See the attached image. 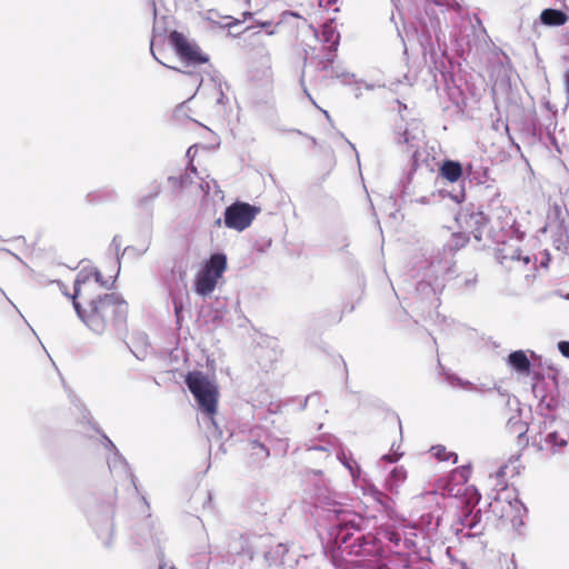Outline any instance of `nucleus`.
Listing matches in <instances>:
<instances>
[{
	"label": "nucleus",
	"mask_w": 569,
	"mask_h": 569,
	"mask_svg": "<svg viewBox=\"0 0 569 569\" xmlns=\"http://www.w3.org/2000/svg\"><path fill=\"white\" fill-rule=\"evenodd\" d=\"M480 520V510L473 512L472 509H469L468 507L466 508L460 518L461 525L466 528H469L470 530H476L479 526Z\"/></svg>",
	"instance_id": "5701e85b"
},
{
	"label": "nucleus",
	"mask_w": 569,
	"mask_h": 569,
	"mask_svg": "<svg viewBox=\"0 0 569 569\" xmlns=\"http://www.w3.org/2000/svg\"><path fill=\"white\" fill-rule=\"evenodd\" d=\"M399 458H400V455H395V456H392V455L387 453V455H383V456H382V459H383V460H386V461H388V462H395V461H397Z\"/></svg>",
	"instance_id": "ea45409f"
},
{
	"label": "nucleus",
	"mask_w": 569,
	"mask_h": 569,
	"mask_svg": "<svg viewBox=\"0 0 569 569\" xmlns=\"http://www.w3.org/2000/svg\"><path fill=\"white\" fill-rule=\"evenodd\" d=\"M546 445L552 448H562L567 446L568 440L563 436H561L558 431H551L547 433L545 438Z\"/></svg>",
	"instance_id": "b1692460"
},
{
	"label": "nucleus",
	"mask_w": 569,
	"mask_h": 569,
	"mask_svg": "<svg viewBox=\"0 0 569 569\" xmlns=\"http://www.w3.org/2000/svg\"><path fill=\"white\" fill-rule=\"evenodd\" d=\"M551 232L552 242L557 250L562 251L567 249L569 242V230L565 220L549 221L545 228Z\"/></svg>",
	"instance_id": "4468645a"
},
{
	"label": "nucleus",
	"mask_w": 569,
	"mask_h": 569,
	"mask_svg": "<svg viewBox=\"0 0 569 569\" xmlns=\"http://www.w3.org/2000/svg\"><path fill=\"white\" fill-rule=\"evenodd\" d=\"M147 248L146 249H142L139 254H143L146 252Z\"/></svg>",
	"instance_id": "5fc2aeb1"
},
{
	"label": "nucleus",
	"mask_w": 569,
	"mask_h": 569,
	"mask_svg": "<svg viewBox=\"0 0 569 569\" xmlns=\"http://www.w3.org/2000/svg\"><path fill=\"white\" fill-rule=\"evenodd\" d=\"M128 348L130 349V351L132 352V355L138 359V360H143L147 356V350L143 348V349H140V350H134L132 348H130L128 346Z\"/></svg>",
	"instance_id": "e433bc0d"
},
{
	"label": "nucleus",
	"mask_w": 569,
	"mask_h": 569,
	"mask_svg": "<svg viewBox=\"0 0 569 569\" xmlns=\"http://www.w3.org/2000/svg\"><path fill=\"white\" fill-rule=\"evenodd\" d=\"M359 475H360V467L357 463H355V478L353 479L356 480L359 477Z\"/></svg>",
	"instance_id": "de8ad7c7"
},
{
	"label": "nucleus",
	"mask_w": 569,
	"mask_h": 569,
	"mask_svg": "<svg viewBox=\"0 0 569 569\" xmlns=\"http://www.w3.org/2000/svg\"><path fill=\"white\" fill-rule=\"evenodd\" d=\"M506 259H510L511 261L522 262L525 266L530 262L529 256H522L519 249H510L509 252H505L502 254V261Z\"/></svg>",
	"instance_id": "393cba45"
},
{
	"label": "nucleus",
	"mask_w": 569,
	"mask_h": 569,
	"mask_svg": "<svg viewBox=\"0 0 569 569\" xmlns=\"http://www.w3.org/2000/svg\"><path fill=\"white\" fill-rule=\"evenodd\" d=\"M210 21L217 23L221 28H228L229 30L236 26H239L242 21L231 16L221 17L219 21H216L213 17L209 18Z\"/></svg>",
	"instance_id": "a878e982"
},
{
	"label": "nucleus",
	"mask_w": 569,
	"mask_h": 569,
	"mask_svg": "<svg viewBox=\"0 0 569 569\" xmlns=\"http://www.w3.org/2000/svg\"><path fill=\"white\" fill-rule=\"evenodd\" d=\"M288 550L287 545L278 543L264 553V558L270 566H279L283 563Z\"/></svg>",
	"instance_id": "4be33fe9"
},
{
	"label": "nucleus",
	"mask_w": 569,
	"mask_h": 569,
	"mask_svg": "<svg viewBox=\"0 0 569 569\" xmlns=\"http://www.w3.org/2000/svg\"><path fill=\"white\" fill-rule=\"evenodd\" d=\"M111 246L114 247L117 259L119 260L120 259L119 251H120V247H121V239L119 236L113 237Z\"/></svg>",
	"instance_id": "c9c22d12"
},
{
	"label": "nucleus",
	"mask_w": 569,
	"mask_h": 569,
	"mask_svg": "<svg viewBox=\"0 0 569 569\" xmlns=\"http://www.w3.org/2000/svg\"><path fill=\"white\" fill-rule=\"evenodd\" d=\"M443 186L439 192L442 198H449L455 203H461L465 200V180H442Z\"/></svg>",
	"instance_id": "2eb2a0df"
},
{
	"label": "nucleus",
	"mask_w": 569,
	"mask_h": 569,
	"mask_svg": "<svg viewBox=\"0 0 569 569\" xmlns=\"http://www.w3.org/2000/svg\"><path fill=\"white\" fill-rule=\"evenodd\" d=\"M227 269V257L223 253H214L197 273L194 290L202 297L209 296L216 288L218 279Z\"/></svg>",
	"instance_id": "39448f33"
},
{
	"label": "nucleus",
	"mask_w": 569,
	"mask_h": 569,
	"mask_svg": "<svg viewBox=\"0 0 569 569\" xmlns=\"http://www.w3.org/2000/svg\"><path fill=\"white\" fill-rule=\"evenodd\" d=\"M368 493L370 495V497L376 500L377 502L381 503V505H385L389 498L382 492L380 491L378 488H376L375 486H370L368 488Z\"/></svg>",
	"instance_id": "c85d7f7f"
},
{
	"label": "nucleus",
	"mask_w": 569,
	"mask_h": 569,
	"mask_svg": "<svg viewBox=\"0 0 569 569\" xmlns=\"http://www.w3.org/2000/svg\"><path fill=\"white\" fill-rule=\"evenodd\" d=\"M94 283H99L101 287L108 288V281L103 280L101 272L93 269Z\"/></svg>",
	"instance_id": "72a5a7b5"
},
{
	"label": "nucleus",
	"mask_w": 569,
	"mask_h": 569,
	"mask_svg": "<svg viewBox=\"0 0 569 569\" xmlns=\"http://www.w3.org/2000/svg\"><path fill=\"white\" fill-rule=\"evenodd\" d=\"M313 399H318V395L317 393H313V395H309L306 400H305V405L303 407H306L307 402L313 400Z\"/></svg>",
	"instance_id": "49530a36"
},
{
	"label": "nucleus",
	"mask_w": 569,
	"mask_h": 569,
	"mask_svg": "<svg viewBox=\"0 0 569 569\" xmlns=\"http://www.w3.org/2000/svg\"><path fill=\"white\" fill-rule=\"evenodd\" d=\"M260 211V207L237 200L224 209V226L229 229L241 232L251 226Z\"/></svg>",
	"instance_id": "423d86ee"
},
{
	"label": "nucleus",
	"mask_w": 569,
	"mask_h": 569,
	"mask_svg": "<svg viewBox=\"0 0 569 569\" xmlns=\"http://www.w3.org/2000/svg\"><path fill=\"white\" fill-rule=\"evenodd\" d=\"M173 308H174V315L177 318V322H180V317L182 312V302L178 300L177 298H173Z\"/></svg>",
	"instance_id": "473e14b6"
},
{
	"label": "nucleus",
	"mask_w": 569,
	"mask_h": 569,
	"mask_svg": "<svg viewBox=\"0 0 569 569\" xmlns=\"http://www.w3.org/2000/svg\"><path fill=\"white\" fill-rule=\"evenodd\" d=\"M336 2H337V0H327L328 4H332V3H336Z\"/></svg>",
	"instance_id": "864d4df0"
},
{
	"label": "nucleus",
	"mask_w": 569,
	"mask_h": 569,
	"mask_svg": "<svg viewBox=\"0 0 569 569\" xmlns=\"http://www.w3.org/2000/svg\"><path fill=\"white\" fill-rule=\"evenodd\" d=\"M217 224H220L221 223V219L219 218L217 221H216Z\"/></svg>",
	"instance_id": "6e6d98bb"
},
{
	"label": "nucleus",
	"mask_w": 569,
	"mask_h": 569,
	"mask_svg": "<svg viewBox=\"0 0 569 569\" xmlns=\"http://www.w3.org/2000/svg\"><path fill=\"white\" fill-rule=\"evenodd\" d=\"M558 350L563 357L569 358V341L558 342Z\"/></svg>",
	"instance_id": "f704fd0d"
},
{
	"label": "nucleus",
	"mask_w": 569,
	"mask_h": 569,
	"mask_svg": "<svg viewBox=\"0 0 569 569\" xmlns=\"http://www.w3.org/2000/svg\"><path fill=\"white\" fill-rule=\"evenodd\" d=\"M510 507H511V508H515L517 511H519L520 509L526 510V509H525V507H523V505H522L520 501H518V500H517V501H515V503H510Z\"/></svg>",
	"instance_id": "79ce46f5"
},
{
	"label": "nucleus",
	"mask_w": 569,
	"mask_h": 569,
	"mask_svg": "<svg viewBox=\"0 0 569 569\" xmlns=\"http://www.w3.org/2000/svg\"><path fill=\"white\" fill-rule=\"evenodd\" d=\"M451 261L449 259H440L431 257L422 262L420 270L421 278L416 286V292L422 300L436 299L443 289V276L450 271Z\"/></svg>",
	"instance_id": "7ed1b4c3"
},
{
	"label": "nucleus",
	"mask_w": 569,
	"mask_h": 569,
	"mask_svg": "<svg viewBox=\"0 0 569 569\" xmlns=\"http://www.w3.org/2000/svg\"><path fill=\"white\" fill-rule=\"evenodd\" d=\"M170 44L181 60L188 64H201L208 61V57L199 51V48L188 41L179 31L174 30L169 36Z\"/></svg>",
	"instance_id": "1a4fd4ad"
},
{
	"label": "nucleus",
	"mask_w": 569,
	"mask_h": 569,
	"mask_svg": "<svg viewBox=\"0 0 569 569\" xmlns=\"http://www.w3.org/2000/svg\"><path fill=\"white\" fill-rule=\"evenodd\" d=\"M507 365L519 375L530 373L531 363L523 350L512 351L507 358Z\"/></svg>",
	"instance_id": "a211bd4d"
},
{
	"label": "nucleus",
	"mask_w": 569,
	"mask_h": 569,
	"mask_svg": "<svg viewBox=\"0 0 569 569\" xmlns=\"http://www.w3.org/2000/svg\"><path fill=\"white\" fill-rule=\"evenodd\" d=\"M171 569H177V568L172 567Z\"/></svg>",
	"instance_id": "bf43d9fd"
},
{
	"label": "nucleus",
	"mask_w": 569,
	"mask_h": 569,
	"mask_svg": "<svg viewBox=\"0 0 569 569\" xmlns=\"http://www.w3.org/2000/svg\"><path fill=\"white\" fill-rule=\"evenodd\" d=\"M186 385L193 395L201 412L206 413L210 422L216 427V421L212 416L217 411V386L200 371L189 372L186 377Z\"/></svg>",
	"instance_id": "20e7f679"
},
{
	"label": "nucleus",
	"mask_w": 569,
	"mask_h": 569,
	"mask_svg": "<svg viewBox=\"0 0 569 569\" xmlns=\"http://www.w3.org/2000/svg\"><path fill=\"white\" fill-rule=\"evenodd\" d=\"M349 537H350V533H349V532H347V533L342 537L343 541H346V540H347V538H349Z\"/></svg>",
	"instance_id": "3c124183"
},
{
	"label": "nucleus",
	"mask_w": 569,
	"mask_h": 569,
	"mask_svg": "<svg viewBox=\"0 0 569 569\" xmlns=\"http://www.w3.org/2000/svg\"><path fill=\"white\" fill-rule=\"evenodd\" d=\"M137 250L134 247H127L123 252H122V256L124 254H131V253H134Z\"/></svg>",
	"instance_id": "a18cd8bd"
},
{
	"label": "nucleus",
	"mask_w": 569,
	"mask_h": 569,
	"mask_svg": "<svg viewBox=\"0 0 569 569\" xmlns=\"http://www.w3.org/2000/svg\"><path fill=\"white\" fill-rule=\"evenodd\" d=\"M76 406L80 410L82 420H86L90 426H92L94 431L100 432L98 426L92 421L90 411L80 401H78V403Z\"/></svg>",
	"instance_id": "bb28decb"
},
{
	"label": "nucleus",
	"mask_w": 569,
	"mask_h": 569,
	"mask_svg": "<svg viewBox=\"0 0 569 569\" xmlns=\"http://www.w3.org/2000/svg\"><path fill=\"white\" fill-rule=\"evenodd\" d=\"M456 221L463 232L472 234L478 241L482 239L488 219L481 211H462L456 216Z\"/></svg>",
	"instance_id": "9b49d317"
},
{
	"label": "nucleus",
	"mask_w": 569,
	"mask_h": 569,
	"mask_svg": "<svg viewBox=\"0 0 569 569\" xmlns=\"http://www.w3.org/2000/svg\"><path fill=\"white\" fill-rule=\"evenodd\" d=\"M407 479V471L403 467H396L391 470L385 481V489L390 493L397 495L400 486Z\"/></svg>",
	"instance_id": "6ab92c4d"
},
{
	"label": "nucleus",
	"mask_w": 569,
	"mask_h": 569,
	"mask_svg": "<svg viewBox=\"0 0 569 569\" xmlns=\"http://www.w3.org/2000/svg\"><path fill=\"white\" fill-rule=\"evenodd\" d=\"M565 299L569 300V293L563 296Z\"/></svg>",
	"instance_id": "4d7b16f0"
},
{
	"label": "nucleus",
	"mask_w": 569,
	"mask_h": 569,
	"mask_svg": "<svg viewBox=\"0 0 569 569\" xmlns=\"http://www.w3.org/2000/svg\"><path fill=\"white\" fill-rule=\"evenodd\" d=\"M150 51H151V54L152 57L159 62L161 63L162 66L167 67V68H170V69H173V70H177V68L174 67H170V66H167L166 63H163L160 59H158V57L156 56L154 51H153V42H151V47H150Z\"/></svg>",
	"instance_id": "a19ab883"
},
{
	"label": "nucleus",
	"mask_w": 569,
	"mask_h": 569,
	"mask_svg": "<svg viewBox=\"0 0 569 569\" xmlns=\"http://www.w3.org/2000/svg\"><path fill=\"white\" fill-rule=\"evenodd\" d=\"M320 41L323 44H327L328 53V62H333L336 51L338 50V46L340 42V33L338 32L333 21L326 22L322 26V30L320 36H318Z\"/></svg>",
	"instance_id": "ddd939ff"
},
{
	"label": "nucleus",
	"mask_w": 569,
	"mask_h": 569,
	"mask_svg": "<svg viewBox=\"0 0 569 569\" xmlns=\"http://www.w3.org/2000/svg\"><path fill=\"white\" fill-rule=\"evenodd\" d=\"M448 381L451 386H461V387H465L467 385H470V382H462L460 378L458 377H452V376H449L448 377Z\"/></svg>",
	"instance_id": "4c0bfd02"
},
{
	"label": "nucleus",
	"mask_w": 569,
	"mask_h": 569,
	"mask_svg": "<svg viewBox=\"0 0 569 569\" xmlns=\"http://www.w3.org/2000/svg\"><path fill=\"white\" fill-rule=\"evenodd\" d=\"M368 493L370 495V497L376 500L377 502L381 503V505H385L389 498L382 492L380 491L378 488H376L375 486H370L368 488Z\"/></svg>",
	"instance_id": "cd10ccee"
},
{
	"label": "nucleus",
	"mask_w": 569,
	"mask_h": 569,
	"mask_svg": "<svg viewBox=\"0 0 569 569\" xmlns=\"http://www.w3.org/2000/svg\"><path fill=\"white\" fill-rule=\"evenodd\" d=\"M113 516L114 508L111 505L106 507H99L89 515L90 523L94 529L98 539L107 549H110L113 545Z\"/></svg>",
	"instance_id": "0eeeda50"
},
{
	"label": "nucleus",
	"mask_w": 569,
	"mask_h": 569,
	"mask_svg": "<svg viewBox=\"0 0 569 569\" xmlns=\"http://www.w3.org/2000/svg\"><path fill=\"white\" fill-rule=\"evenodd\" d=\"M331 63L328 62V56H326V60L320 62V70L327 71L329 78L338 79L345 84H350L353 81V73L345 71L340 67H331Z\"/></svg>",
	"instance_id": "412c9836"
},
{
	"label": "nucleus",
	"mask_w": 569,
	"mask_h": 569,
	"mask_svg": "<svg viewBox=\"0 0 569 569\" xmlns=\"http://www.w3.org/2000/svg\"><path fill=\"white\" fill-rule=\"evenodd\" d=\"M196 153H197V147L196 146H191V147L188 148L186 156L189 159L188 170H190V173L199 176L197 167L192 162Z\"/></svg>",
	"instance_id": "c756f323"
},
{
	"label": "nucleus",
	"mask_w": 569,
	"mask_h": 569,
	"mask_svg": "<svg viewBox=\"0 0 569 569\" xmlns=\"http://www.w3.org/2000/svg\"><path fill=\"white\" fill-rule=\"evenodd\" d=\"M234 7L242 10L243 21L247 18H251L256 14L264 12L267 19L256 20V22L267 28L273 23V13L277 11L279 0H230Z\"/></svg>",
	"instance_id": "6e6552de"
},
{
	"label": "nucleus",
	"mask_w": 569,
	"mask_h": 569,
	"mask_svg": "<svg viewBox=\"0 0 569 569\" xmlns=\"http://www.w3.org/2000/svg\"><path fill=\"white\" fill-rule=\"evenodd\" d=\"M569 16L561 9L547 8L540 12L539 22L542 26L556 28L566 24Z\"/></svg>",
	"instance_id": "dca6fc26"
},
{
	"label": "nucleus",
	"mask_w": 569,
	"mask_h": 569,
	"mask_svg": "<svg viewBox=\"0 0 569 569\" xmlns=\"http://www.w3.org/2000/svg\"><path fill=\"white\" fill-rule=\"evenodd\" d=\"M336 441H337V438H330V440H329L328 445H329V446H332V445H333V442H336Z\"/></svg>",
	"instance_id": "09e8293b"
},
{
	"label": "nucleus",
	"mask_w": 569,
	"mask_h": 569,
	"mask_svg": "<svg viewBox=\"0 0 569 569\" xmlns=\"http://www.w3.org/2000/svg\"><path fill=\"white\" fill-rule=\"evenodd\" d=\"M338 459L343 463V466L350 471L351 477L355 478V463L345 459V453H338Z\"/></svg>",
	"instance_id": "2f4dec72"
},
{
	"label": "nucleus",
	"mask_w": 569,
	"mask_h": 569,
	"mask_svg": "<svg viewBox=\"0 0 569 569\" xmlns=\"http://www.w3.org/2000/svg\"><path fill=\"white\" fill-rule=\"evenodd\" d=\"M247 451L250 461L254 465L264 462L270 456L269 449L258 440H250L247 445Z\"/></svg>",
	"instance_id": "aec40b11"
},
{
	"label": "nucleus",
	"mask_w": 569,
	"mask_h": 569,
	"mask_svg": "<svg viewBox=\"0 0 569 569\" xmlns=\"http://www.w3.org/2000/svg\"><path fill=\"white\" fill-rule=\"evenodd\" d=\"M308 450L328 451L326 446H312Z\"/></svg>",
	"instance_id": "c03bdc74"
},
{
	"label": "nucleus",
	"mask_w": 569,
	"mask_h": 569,
	"mask_svg": "<svg viewBox=\"0 0 569 569\" xmlns=\"http://www.w3.org/2000/svg\"><path fill=\"white\" fill-rule=\"evenodd\" d=\"M102 437L106 441V446L113 451L112 455L108 458V467L111 475L116 478L129 480L134 490L138 492L136 477L129 467V463L118 451L113 442L106 435H102Z\"/></svg>",
	"instance_id": "9d476101"
},
{
	"label": "nucleus",
	"mask_w": 569,
	"mask_h": 569,
	"mask_svg": "<svg viewBox=\"0 0 569 569\" xmlns=\"http://www.w3.org/2000/svg\"><path fill=\"white\" fill-rule=\"evenodd\" d=\"M568 44H569V33H568Z\"/></svg>",
	"instance_id": "13d9d810"
},
{
	"label": "nucleus",
	"mask_w": 569,
	"mask_h": 569,
	"mask_svg": "<svg viewBox=\"0 0 569 569\" xmlns=\"http://www.w3.org/2000/svg\"><path fill=\"white\" fill-rule=\"evenodd\" d=\"M476 496H477V498L475 499L473 505L478 503V502H479V499H480V495H479L478 492H476Z\"/></svg>",
	"instance_id": "8fccbe9b"
},
{
	"label": "nucleus",
	"mask_w": 569,
	"mask_h": 569,
	"mask_svg": "<svg viewBox=\"0 0 569 569\" xmlns=\"http://www.w3.org/2000/svg\"><path fill=\"white\" fill-rule=\"evenodd\" d=\"M549 260H550L549 253H548V252H546V253H545V258H543V259H541V261H540V264H541L542 267L547 268V267H548V262H549Z\"/></svg>",
	"instance_id": "37998d69"
},
{
	"label": "nucleus",
	"mask_w": 569,
	"mask_h": 569,
	"mask_svg": "<svg viewBox=\"0 0 569 569\" xmlns=\"http://www.w3.org/2000/svg\"><path fill=\"white\" fill-rule=\"evenodd\" d=\"M425 139V130L420 120L412 119L407 122L406 128L398 133L397 143L405 144L407 151L420 150V144Z\"/></svg>",
	"instance_id": "f8f14e48"
},
{
	"label": "nucleus",
	"mask_w": 569,
	"mask_h": 569,
	"mask_svg": "<svg viewBox=\"0 0 569 569\" xmlns=\"http://www.w3.org/2000/svg\"><path fill=\"white\" fill-rule=\"evenodd\" d=\"M140 339H141L142 341H146V340H147V336H146V335H140Z\"/></svg>",
	"instance_id": "603ef678"
},
{
	"label": "nucleus",
	"mask_w": 569,
	"mask_h": 569,
	"mask_svg": "<svg viewBox=\"0 0 569 569\" xmlns=\"http://www.w3.org/2000/svg\"><path fill=\"white\" fill-rule=\"evenodd\" d=\"M432 450L435 451V456L439 460H443L445 461V460L449 459V456H453V453H447L446 448L441 447V446L433 447Z\"/></svg>",
	"instance_id": "7c9ffc66"
},
{
	"label": "nucleus",
	"mask_w": 569,
	"mask_h": 569,
	"mask_svg": "<svg viewBox=\"0 0 569 569\" xmlns=\"http://www.w3.org/2000/svg\"><path fill=\"white\" fill-rule=\"evenodd\" d=\"M93 277V269H82L74 280L73 295L70 298L73 301H78V298H82L89 293V287L91 286V278Z\"/></svg>",
	"instance_id": "f3484780"
},
{
	"label": "nucleus",
	"mask_w": 569,
	"mask_h": 569,
	"mask_svg": "<svg viewBox=\"0 0 569 569\" xmlns=\"http://www.w3.org/2000/svg\"><path fill=\"white\" fill-rule=\"evenodd\" d=\"M228 101V98L226 97V94L219 89L218 90V98H217V104H226V102Z\"/></svg>",
	"instance_id": "58836bf2"
},
{
	"label": "nucleus",
	"mask_w": 569,
	"mask_h": 569,
	"mask_svg": "<svg viewBox=\"0 0 569 569\" xmlns=\"http://www.w3.org/2000/svg\"><path fill=\"white\" fill-rule=\"evenodd\" d=\"M73 308L81 321L94 333H103L109 325L126 321L128 307L117 293H106L88 302L83 308L79 301H73Z\"/></svg>",
	"instance_id": "f257e3e1"
},
{
	"label": "nucleus",
	"mask_w": 569,
	"mask_h": 569,
	"mask_svg": "<svg viewBox=\"0 0 569 569\" xmlns=\"http://www.w3.org/2000/svg\"><path fill=\"white\" fill-rule=\"evenodd\" d=\"M437 173L436 178H462L466 173L471 174V166L463 164L457 160H438L433 154H430L426 149L415 150L412 153L411 169L407 178H427Z\"/></svg>",
	"instance_id": "f03ea898"
}]
</instances>
